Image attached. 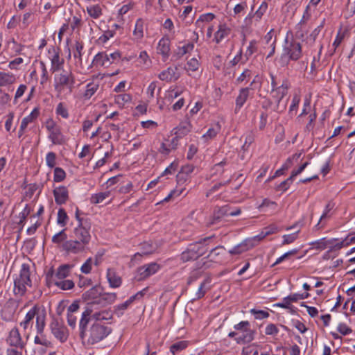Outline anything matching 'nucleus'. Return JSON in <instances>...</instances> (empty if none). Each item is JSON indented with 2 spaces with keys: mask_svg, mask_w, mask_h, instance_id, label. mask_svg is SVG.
I'll return each instance as SVG.
<instances>
[{
  "mask_svg": "<svg viewBox=\"0 0 355 355\" xmlns=\"http://www.w3.org/2000/svg\"><path fill=\"white\" fill-rule=\"evenodd\" d=\"M93 312L90 307H86L81 313L79 320V336L83 342L88 345H94L107 337L112 331L110 327L101 322H94L89 329L87 325L91 320V314Z\"/></svg>",
  "mask_w": 355,
  "mask_h": 355,
  "instance_id": "nucleus-1",
  "label": "nucleus"
},
{
  "mask_svg": "<svg viewBox=\"0 0 355 355\" xmlns=\"http://www.w3.org/2000/svg\"><path fill=\"white\" fill-rule=\"evenodd\" d=\"M214 237V236L205 237L189 244L186 250L180 254V259L183 262H187L197 260L199 257L205 255L207 251V243Z\"/></svg>",
  "mask_w": 355,
  "mask_h": 355,
  "instance_id": "nucleus-2",
  "label": "nucleus"
},
{
  "mask_svg": "<svg viewBox=\"0 0 355 355\" xmlns=\"http://www.w3.org/2000/svg\"><path fill=\"white\" fill-rule=\"evenodd\" d=\"M301 55L302 47L300 42L293 39L290 41L286 37L283 53L277 60L281 67H285L288 64L290 60H297Z\"/></svg>",
  "mask_w": 355,
  "mask_h": 355,
  "instance_id": "nucleus-3",
  "label": "nucleus"
},
{
  "mask_svg": "<svg viewBox=\"0 0 355 355\" xmlns=\"http://www.w3.org/2000/svg\"><path fill=\"white\" fill-rule=\"evenodd\" d=\"M30 266L23 263L19 275L14 280V293L19 296L24 295L26 292V286H31L32 282L30 278Z\"/></svg>",
  "mask_w": 355,
  "mask_h": 355,
  "instance_id": "nucleus-4",
  "label": "nucleus"
},
{
  "mask_svg": "<svg viewBox=\"0 0 355 355\" xmlns=\"http://www.w3.org/2000/svg\"><path fill=\"white\" fill-rule=\"evenodd\" d=\"M75 84V76L71 71L62 70L55 78V89L59 93H61L64 88H68L71 92Z\"/></svg>",
  "mask_w": 355,
  "mask_h": 355,
  "instance_id": "nucleus-5",
  "label": "nucleus"
},
{
  "mask_svg": "<svg viewBox=\"0 0 355 355\" xmlns=\"http://www.w3.org/2000/svg\"><path fill=\"white\" fill-rule=\"evenodd\" d=\"M91 227L90 220H82L80 224H78L73 230L74 238L85 246L89 244L91 240Z\"/></svg>",
  "mask_w": 355,
  "mask_h": 355,
  "instance_id": "nucleus-6",
  "label": "nucleus"
},
{
  "mask_svg": "<svg viewBox=\"0 0 355 355\" xmlns=\"http://www.w3.org/2000/svg\"><path fill=\"white\" fill-rule=\"evenodd\" d=\"M49 326L52 334L60 343H63L67 340L69 337L68 329L63 324L59 322L57 318L53 317Z\"/></svg>",
  "mask_w": 355,
  "mask_h": 355,
  "instance_id": "nucleus-7",
  "label": "nucleus"
},
{
  "mask_svg": "<svg viewBox=\"0 0 355 355\" xmlns=\"http://www.w3.org/2000/svg\"><path fill=\"white\" fill-rule=\"evenodd\" d=\"M160 269V266L156 262H152L144 265L137 268L136 278L138 281H142L156 273Z\"/></svg>",
  "mask_w": 355,
  "mask_h": 355,
  "instance_id": "nucleus-8",
  "label": "nucleus"
},
{
  "mask_svg": "<svg viewBox=\"0 0 355 355\" xmlns=\"http://www.w3.org/2000/svg\"><path fill=\"white\" fill-rule=\"evenodd\" d=\"M103 288L100 286H94L82 295L83 301L87 304H97L96 301L100 298Z\"/></svg>",
  "mask_w": 355,
  "mask_h": 355,
  "instance_id": "nucleus-9",
  "label": "nucleus"
},
{
  "mask_svg": "<svg viewBox=\"0 0 355 355\" xmlns=\"http://www.w3.org/2000/svg\"><path fill=\"white\" fill-rule=\"evenodd\" d=\"M288 83L287 80H284L279 87L275 89H272L270 94L272 98H274L277 103V110H279V104L281 101L287 94L288 89Z\"/></svg>",
  "mask_w": 355,
  "mask_h": 355,
  "instance_id": "nucleus-10",
  "label": "nucleus"
},
{
  "mask_svg": "<svg viewBox=\"0 0 355 355\" xmlns=\"http://www.w3.org/2000/svg\"><path fill=\"white\" fill-rule=\"evenodd\" d=\"M48 52L49 53H51V52L53 53V55L51 58V71L52 73L59 71L62 69L63 64L64 63V60L61 58L60 56V49H56L55 47L52 46L49 49Z\"/></svg>",
  "mask_w": 355,
  "mask_h": 355,
  "instance_id": "nucleus-11",
  "label": "nucleus"
},
{
  "mask_svg": "<svg viewBox=\"0 0 355 355\" xmlns=\"http://www.w3.org/2000/svg\"><path fill=\"white\" fill-rule=\"evenodd\" d=\"M62 248L67 253L78 254L85 250V245L75 239L65 241L62 243Z\"/></svg>",
  "mask_w": 355,
  "mask_h": 355,
  "instance_id": "nucleus-12",
  "label": "nucleus"
},
{
  "mask_svg": "<svg viewBox=\"0 0 355 355\" xmlns=\"http://www.w3.org/2000/svg\"><path fill=\"white\" fill-rule=\"evenodd\" d=\"M313 248H316L320 250L328 249V251L324 254V259H329L331 257V253L333 250V240L322 238L312 243Z\"/></svg>",
  "mask_w": 355,
  "mask_h": 355,
  "instance_id": "nucleus-13",
  "label": "nucleus"
},
{
  "mask_svg": "<svg viewBox=\"0 0 355 355\" xmlns=\"http://www.w3.org/2000/svg\"><path fill=\"white\" fill-rule=\"evenodd\" d=\"M6 341L8 344L12 347H20L21 349L24 347V343L22 342L21 335L17 328H13L10 331Z\"/></svg>",
  "mask_w": 355,
  "mask_h": 355,
  "instance_id": "nucleus-14",
  "label": "nucleus"
},
{
  "mask_svg": "<svg viewBox=\"0 0 355 355\" xmlns=\"http://www.w3.org/2000/svg\"><path fill=\"white\" fill-rule=\"evenodd\" d=\"M53 193L57 205L65 204L69 199V191L66 187L60 186L53 189Z\"/></svg>",
  "mask_w": 355,
  "mask_h": 355,
  "instance_id": "nucleus-15",
  "label": "nucleus"
},
{
  "mask_svg": "<svg viewBox=\"0 0 355 355\" xmlns=\"http://www.w3.org/2000/svg\"><path fill=\"white\" fill-rule=\"evenodd\" d=\"M229 211L230 208L228 206L215 208L213 216L207 225L211 226L219 223L224 216H229Z\"/></svg>",
  "mask_w": 355,
  "mask_h": 355,
  "instance_id": "nucleus-16",
  "label": "nucleus"
},
{
  "mask_svg": "<svg viewBox=\"0 0 355 355\" xmlns=\"http://www.w3.org/2000/svg\"><path fill=\"white\" fill-rule=\"evenodd\" d=\"M253 239H246L239 245L234 246L232 249L229 250V253L232 255L240 254L244 252H246L254 247V244L252 243Z\"/></svg>",
  "mask_w": 355,
  "mask_h": 355,
  "instance_id": "nucleus-17",
  "label": "nucleus"
},
{
  "mask_svg": "<svg viewBox=\"0 0 355 355\" xmlns=\"http://www.w3.org/2000/svg\"><path fill=\"white\" fill-rule=\"evenodd\" d=\"M170 43L169 39L165 37L161 39L158 43L157 49V53L163 56L164 61H165L169 55Z\"/></svg>",
  "mask_w": 355,
  "mask_h": 355,
  "instance_id": "nucleus-18",
  "label": "nucleus"
},
{
  "mask_svg": "<svg viewBox=\"0 0 355 355\" xmlns=\"http://www.w3.org/2000/svg\"><path fill=\"white\" fill-rule=\"evenodd\" d=\"M350 31L347 26H341L337 33L336 37L334 40V49L343 44L349 37Z\"/></svg>",
  "mask_w": 355,
  "mask_h": 355,
  "instance_id": "nucleus-19",
  "label": "nucleus"
},
{
  "mask_svg": "<svg viewBox=\"0 0 355 355\" xmlns=\"http://www.w3.org/2000/svg\"><path fill=\"white\" fill-rule=\"evenodd\" d=\"M177 69L178 67H175L174 69L172 67H168L166 70L162 71L159 74V78L166 82H171L173 79L176 80L180 77V75L176 74L175 71Z\"/></svg>",
  "mask_w": 355,
  "mask_h": 355,
  "instance_id": "nucleus-20",
  "label": "nucleus"
},
{
  "mask_svg": "<svg viewBox=\"0 0 355 355\" xmlns=\"http://www.w3.org/2000/svg\"><path fill=\"white\" fill-rule=\"evenodd\" d=\"M249 88H242L239 91V96L236 98V107L235 112L237 113L241 107L246 102L248 96H249Z\"/></svg>",
  "mask_w": 355,
  "mask_h": 355,
  "instance_id": "nucleus-21",
  "label": "nucleus"
},
{
  "mask_svg": "<svg viewBox=\"0 0 355 355\" xmlns=\"http://www.w3.org/2000/svg\"><path fill=\"white\" fill-rule=\"evenodd\" d=\"M112 318L113 314L110 310H103L91 314V319L94 320L96 322L101 323L102 321L112 320Z\"/></svg>",
  "mask_w": 355,
  "mask_h": 355,
  "instance_id": "nucleus-22",
  "label": "nucleus"
},
{
  "mask_svg": "<svg viewBox=\"0 0 355 355\" xmlns=\"http://www.w3.org/2000/svg\"><path fill=\"white\" fill-rule=\"evenodd\" d=\"M141 247L142 249V252H137L134 254L132 261L134 259H137L138 257H141L143 255H148L153 254L156 248L153 246L152 243L150 242H144L141 244Z\"/></svg>",
  "mask_w": 355,
  "mask_h": 355,
  "instance_id": "nucleus-23",
  "label": "nucleus"
},
{
  "mask_svg": "<svg viewBox=\"0 0 355 355\" xmlns=\"http://www.w3.org/2000/svg\"><path fill=\"white\" fill-rule=\"evenodd\" d=\"M107 278L112 288H118L122 283L121 278L118 276L115 271L112 269H108L107 271Z\"/></svg>",
  "mask_w": 355,
  "mask_h": 355,
  "instance_id": "nucleus-24",
  "label": "nucleus"
},
{
  "mask_svg": "<svg viewBox=\"0 0 355 355\" xmlns=\"http://www.w3.org/2000/svg\"><path fill=\"white\" fill-rule=\"evenodd\" d=\"M116 299V294L115 293H105L101 292L100 298L96 301L97 304L101 306H106L107 304H112Z\"/></svg>",
  "mask_w": 355,
  "mask_h": 355,
  "instance_id": "nucleus-25",
  "label": "nucleus"
},
{
  "mask_svg": "<svg viewBox=\"0 0 355 355\" xmlns=\"http://www.w3.org/2000/svg\"><path fill=\"white\" fill-rule=\"evenodd\" d=\"M112 62L110 61V57L107 54H106L104 52H100L97 53L94 60L92 63L94 65H100V66H108L110 65Z\"/></svg>",
  "mask_w": 355,
  "mask_h": 355,
  "instance_id": "nucleus-26",
  "label": "nucleus"
},
{
  "mask_svg": "<svg viewBox=\"0 0 355 355\" xmlns=\"http://www.w3.org/2000/svg\"><path fill=\"white\" fill-rule=\"evenodd\" d=\"M36 328L38 334H42L45 327L46 311L44 309L40 311L39 308L38 313L36 315Z\"/></svg>",
  "mask_w": 355,
  "mask_h": 355,
  "instance_id": "nucleus-27",
  "label": "nucleus"
},
{
  "mask_svg": "<svg viewBox=\"0 0 355 355\" xmlns=\"http://www.w3.org/2000/svg\"><path fill=\"white\" fill-rule=\"evenodd\" d=\"M255 331L254 330H246L241 336L235 337L238 344H248L254 340Z\"/></svg>",
  "mask_w": 355,
  "mask_h": 355,
  "instance_id": "nucleus-28",
  "label": "nucleus"
},
{
  "mask_svg": "<svg viewBox=\"0 0 355 355\" xmlns=\"http://www.w3.org/2000/svg\"><path fill=\"white\" fill-rule=\"evenodd\" d=\"M39 307L34 306L26 315L25 320L20 323V325L23 327L24 329H26L30 322L34 319L36 315L38 313Z\"/></svg>",
  "mask_w": 355,
  "mask_h": 355,
  "instance_id": "nucleus-29",
  "label": "nucleus"
},
{
  "mask_svg": "<svg viewBox=\"0 0 355 355\" xmlns=\"http://www.w3.org/2000/svg\"><path fill=\"white\" fill-rule=\"evenodd\" d=\"M231 29L225 24H220L218 30L215 33L214 40L218 44L223 39L230 33Z\"/></svg>",
  "mask_w": 355,
  "mask_h": 355,
  "instance_id": "nucleus-30",
  "label": "nucleus"
},
{
  "mask_svg": "<svg viewBox=\"0 0 355 355\" xmlns=\"http://www.w3.org/2000/svg\"><path fill=\"white\" fill-rule=\"evenodd\" d=\"M15 81L13 74L5 72H0V87L12 85Z\"/></svg>",
  "mask_w": 355,
  "mask_h": 355,
  "instance_id": "nucleus-31",
  "label": "nucleus"
},
{
  "mask_svg": "<svg viewBox=\"0 0 355 355\" xmlns=\"http://www.w3.org/2000/svg\"><path fill=\"white\" fill-rule=\"evenodd\" d=\"M71 268L72 266L68 264L60 266L55 274V277L58 278V280L64 279L69 275V270Z\"/></svg>",
  "mask_w": 355,
  "mask_h": 355,
  "instance_id": "nucleus-32",
  "label": "nucleus"
},
{
  "mask_svg": "<svg viewBox=\"0 0 355 355\" xmlns=\"http://www.w3.org/2000/svg\"><path fill=\"white\" fill-rule=\"evenodd\" d=\"M87 12L94 19H98L102 15V9L98 4L87 6Z\"/></svg>",
  "mask_w": 355,
  "mask_h": 355,
  "instance_id": "nucleus-33",
  "label": "nucleus"
},
{
  "mask_svg": "<svg viewBox=\"0 0 355 355\" xmlns=\"http://www.w3.org/2000/svg\"><path fill=\"white\" fill-rule=\"evenodd\" d=\"M52 282L55 286L62 290H69L74 286V283L72 280H55V279H53Z\"/></svg>",
  "mask_w": 355,
  "mask_h": 355,
  "instance_id": "nucleus-34",
  "label": "nucleus"
},
{
  "mask_svg": "<svg viewBox=\"0 0 355 355\" xmlns=\"http://www.w3.org/2000/svg\"><path fill=\"white\" fill-rule=\"evenodd\" d=\"M110 195V191L100 192L93 194L90 198V202L92 204H98L102 202L106 198L109 197Z\"/></svg>",
  "mask_w": 355,
  "mask_h": 355,
  "instance_id": "nucleus-35",
  "label": "nucleus"
},
{
  "mask_svg": "<svg viewBox=\"0 0 355 355\" xmlns=\"http://www.w3.org/2000/svg\"><path fill=\"white\" fill-rule=\"evenodd\" d=\"M39 115V111L37 109H34L31 113L24 117L23 119H22V121L21 123V128H27V125L28 123H31L33 121L34 119H35Z\"/></svg>",
  "mask_w": 355,
  "mask_h": 355,
  "instance_id": "nucleus-36",
  "label": "nucleus"
},
{
  "mask_svg": "<svg viewBox=\"0 0 355 355\" xmlns=\"http://www.w3.org/2000/svg\"><path fill=\"white\" fill-rule=\"evenodd\" d=\"M188 347V341L182 340L173 343L170 347L171 352L175 355L177 352L182 351Z\"/></svg>",
  "mask_w": 355,
  "mask_h": 355,
  "instance_id": "nucleus-37",
  "label": "nucleus"
},
{
  "mask_svg": "<svg viewBox=\"0 0 355 355\" xmlns=\"http://www.w3.org/2000/svg\"><path fill=\"white\" fill-rule=\"evenodd\" d=\"M98 84L91 83L87 84V89L84 94V97L86 98H90L98 89Z\"/></svg>",
  "mask_w": 355,
  "mask_h": 355,
  "instance_id": "nucleus-38",
  "label": "nucleus"
},
{
  "mask_svg": "<svg viewBox=\"0 0 355 355\" xmlns=\"http://www.w3.org/2000/svg\"><path fill=\"white\" fill-rule=\"evenodd\" d=\"M209 279L207 278V279H205L200 284V286L198 288V291L196 292V295H195V297L192 299V301H194V300H199L202 297H204L205 293H206V291L205 289V287L206 286L207 284H209Z\"/></svg>",
  "mask_w": 355,
  "mask_h": 355,
  "instance_id": "nucleus-39",
  "label": "nucleus"
},
{
  "mask_svg": "<svg viewBox=\"0 0 355 355\" xmlns=\"http://www.w3.org/2000/svg\"><path fill=\"white\" fill-rule=\"evenodd\" d=\"M215 18V15L213 13H206L200 16L199 19L196 21V25L198 27H202V23L209 22Z\"/></svg>",
  "mask_w": 355,
  "mask_h": 355,
  "instance_id": "nucleus-40",
  "label": "nucleus"
},
{
  "mask_svg": "<svg viewBox=\"0 0 355 355\" xmlns=\"http://www.w3.org/2000/svg\"><path fill=\"white\" fill-rule=\"evenodd\" d=\"M49 138L51 141L55 144H60L62 143L61 132L59 128L52 130L49 134Z\"/></svg>",
  "mask_w": 355,
  "mask_h": 355,
  "instance_id": "nucleus-41",
  "label": "nucleus"
},
{
  "mask_svg": "<svg viewBox=\"0 0 355 355\" xmlns=\"http://www.w3.org/2000/svg\"><path fill=\"white\" fill-rule=\"evenodd\" d=\"M68 219L67 212L63 208H60L58 212L57 223L61 226L64 227L66 225Z\"/></svg>",
  "mask_w": 355,
  "mask_h": 355,
  "instance_id": "nucleus-42",
  "label": "nucleus"
},
{
  "mask_svg": "<svg viewBox=\"0 0 355 355\" xmlns=\"http://www.w3.org/2000/svg\"><path fill=\"white\" fill-rule=\"evenodd\" d=\"M225 250V248L222 245H218L210 250L209 253L205 257V259H210L211 261L221 254L222 251Z\"/></svg>",
  "mask_w": 355,
  "mask_h": 355,
  "instance_id": "nucleus-43",
  "label": "nucleus"
},
{
  "mask_svg": "<svg viewBox=\"0 0 355 355\" xmlns=\"http://www.w3.org/2000/svg\"><path fill=\"white\" fill-rule=\"evenodd\" d=\"M65 178H66V173L62 168H61L60 167H56L54 169V178H53L54 182H62L65 179Z\"/></svg>",
  "mask_w": 355,
  "mask_h": 355,
  "instance_id": "nucleus-44",
  "label": "nucleus"
},
{
  "mask_svg": "<svg viewBox=\"0 0 355 355\" xmlns=\"http://www.w3.org/2000/svg\"><path fill=\"white\" fill-rule=\"evenodd\" d=\"M81 316L80 313H67V323L69 327L74 329L76 327L77 320Z\"/></svg>",
  "mask_w": 355,
  "mask_h": 355,
  "instance_id": "nucleus-45",
  "label": "nucleus"
},
{
  "mask_svg": "<svg viewBox=\"0 0 355 355\" xmlns=\"http://www.w3.org/2000/svg\"><path fill=\"white\" fill-rule=\"evenodd\" d=\"M144 21L141 19H139L135 24V28L134 30V35L142 37L144 35Z\"/></svg>",
  "mask_w": 355,
  "mask_h": 355,
  "instance_id": "nucleus-46",
  "label": "nucleus"
},
{
  "mask_svg": "<svg viewBox=\"0 0 355 355\" xmlns=\"http://www.w3.org/2000/svg\"><path fill=\"white\" fill-rule=\"evenodd\" d=\"M309 296V294L308 293H304L302 294L294 293L286 297L285 300H288L291 301V302H295L299 300L306 299Z\"/></svg>",
  "mask_w": 355,
  "mask_h": 355,
  "instance_id": "nucleus-47",
  "label": "nucleus"
},
{
  "mask_svg": "<svg viewBox=\"0 0 355 355\" xmlns=\"http://www.w3.org/2000/svg\"><path fill=\"white\" fill-rule=\"evenodd\" d=\"M67 238V236L65 233V229H64L53 236L52 242L58 244L62 241H65Z\"/></svg>",
  "mask_w": 355,
  "mask_h": 355,
  "instance_id": "nucleus-48",
  "label": "nucleus"
},
{
  "mask_svg": "<svg viewBox=\"0 0 355 355\" xmlns=\"http://www.w3.org/2000/svg\"><path fill=\"white\" fill-rule=\"evenodd\" d=\"M194 48L193 43H188L187 45L183 46L182 47L179 49V51L177 53V57L180 58L183 56L187 53L192 51Z\"/></svg>",
  "mask_w": 355,
  "mask_h": 355,
  "instance_id": "nucleus-49",
  "label": "nucleus"
},
{
  "mask_svg": "<svg viewBox=\"0 0 355 355\" xmlns=\"http://www.w3.org/2000/svg\"><path fill=\"white\" fill-rule=\"evenodd\" d=\"M189 123H181L178 128V131L175 132L176 135H179L180 137H182L183 135H187L190 129L189 128Z\"/></svg>",
  "mask_w": 355,
  "mask_h": 355,
  "instance_id": "nucleus-50",
  "label": "nucleus"
},
{
  "mask_svg": "<svg viewBox=\"0 0 355 355\" xmlns=\"http://www.w3.org/2000/svg\"><path fill=\"white\" fill-rule=\"evenodd\" d=\"M130 304L127 301L114 306V313L118 315L121 316L123 314V311L127 309Z\"/></svg>",
  "mask_w": 355,
  "mask_h": 355,
  "instance_id": "nucleus-51",
  "label": "nucleus"
},
{
  "mask_svg": "<svg viewBox=\"0 0 355 355\" xmlns=\"http://www.w3.org/2000/svg\"><path fill=\"white\" fill-rule=\"evenodd\" d=\"M56 155L53 152H49L46 157V164L50 168H53L55 165Z\"/></svg>",
  "mask_w": 355,
  "mask_h": 355,
  "instance_id": "nucleus-52",
  "label": "nucleus"
},
{
  "mask_svg": "<svg viewBox=\"0 0 355 355\" xmlns=\"http://www.w3.org/2000/svg\"><path fill=\"white\" fill-rule=\"evenodd\" d=\"M250 312L255 315L256 319L261 320L267 318L269 316L268 312L263 310H256L255 309H253Z\"/></svg>",
  "mask_w": 355,
  "mask_h": 355,
  "instance_id": "nucleus-53",
  "label": "nucleus"
},
{
  "mask_svg": "<svg viewBox=\"0 0 355 355\" xmlns=\"http://www.w3.org/2000/svg\"><path fill=\"white\" fill-rule=\"evenodd\" d=\"M188 68L187 69L188 71H196L198 69L200 63L196 58H192L187 62Z\"/></svg>",
  "mask_w": 355,
  "mask_h": 355,
  "instance_id": "nucleus-54",
  "label": "nucleus"
},
{
  "mask_svg": "<svg viewBox=\"0 0 355 355\" xmlns=\"http://www.w3.org/2000/svg\"><path fill=\"white\" fill-rule=\"evenodd\" d=\"M300 232V230H297L295 233L288 235L283 236V245L290 244L293 243L297 239V234Z\"/></svg>",
  "mask_w": 355,
  "mask_h": 355,
  "instance_id": "nucleus-55",
  "label": "nucleus"
},
{
  "mask_svg": "<svg viewBox=\"0 0 355 355\" xmlns=\"http://www.w3.org/2000/svg\"><path fill=\"white\" fill-rule=\"evenodd\" d=\"M255 44H256L255 41H251L250 42V45L248 47L247 51L245 53V56L246 58L245 60H248L249 59V58L256 51L257 48H256Z\"/></svg>",
  "mask_w": 355,
  "mask_h": 355,
  "instance_id": "nucleus-56",
  "label": "nucleus"
},
{
  "mask_svg": "<svg viewBox=\"0 0 355 355\" xmlns=\"http://www.w3.org/2000/svg\"><path fill=\"white\" fill-rule=\"evenodd\" d=\"M293 178L291 175L288 179L281 182L278 187L277 190L286 191L289 187L290 184L293 182Z\"/></svg>",
  "mask_w": 355,
  "mask_h": 355,
  "instance_id": "nucleus-57",
  "label": "nucleus"
},
{
  "mask_svg": "<svg viewBox=\"0 0 355 355\" xmlns=\"http://www.w3.org/2000/svg\"><path fill=\"white\" fill-rule=\"evenodd\" d=\"M337 330L341 334L345 336L349 334L352 330L345 324L340 323L337 327Z\"/></svg>",
  "mask_w": 355,
  "mask_h": 355,
  "instance_id": "nucleus-58",
  "label": "nucleus"
},
{
  "mask_svg": "<svg viewBox=\"0 0 355 355\" xmlns=\"http://www.w3.org/2000/svg\"><path fill=\"white\" fill-rule=\"evenodd\" d=\"M92 258L87 259V260L83 263L80 270L82 272L85 274H88L92 270Z\"/></svg>",
  "mask_w": 355,
  "mask_h": 355,
  "instance_id": "nucleus-59",
  "label": "nucleus"
},
{
  "mask_svg": "<svg viewBox=\"0 0 355 355\" xmlns=\"http://www.w3.org/2000/svg\"><path fill=\"white\" fill-rule=\"evenodd\" d=\"M273 207L274 209L277 207L275 202L271 201L269 199H264L262 203L259 205L258 208L259 210H263L265 207Z\"/></svg>",
  "mask_w": 355,
  "mask_h": 355,
  "instance_id": "nucleus-60",
  "label": "nucleus"
},
{
  "mask_svg": "<svg viewBox=\"0 0 355 355\" xmlns=\"http://www.w3.org/2000/svg\"><path fill=\"white\" fill-rule=\"evenodd\" d=\"M279 332L278 328L274 324H269L266 328V334L277 335Z\"/></svg>",
  "mask_w": 355,
  "mask_h": 355,
  "instance_id": "nucleus-61",
  "label": "nucleus"
},
{
  "mask_svg": "<svg viewBox=\"0 0 355 355\" xmlns=\"http://www.w3.org/2000/svg\"><path fill=\"white\" fill-rule=\"evenodd\" d=\"M250 322L248 321H241L237 324L234 325V329L236 330H241L245 332L246 330H250L248 327Z\"/></svg>",
  "mask_w": 355,
  "mask_h": 355,
  "instance_id": "nucleus-62",
  "label": "nucleus"
},
{
  "mask_svg": "<svg viewBox=\"0 0 355 355\" xmlns=\"http://www.w3.org/2000/svg\"><path fill=\"white\" fill-rule=\"evenodd\" d=\"M114 36V32L112 31H107L104 33L103 35H101L98 38V42L100 43L104 44L105 43L110 37Z\"/></svg>",
  "mask_w": 355,
  "mask_h": 355,
  "instance_id": "nucleus-63",
  "label": "nucleus"
},
{
  "mask_svg": "<svg viewBox=\"0 0 355 355\" xmlns=\"http://www.w3.org/2000/svg\"><path fill=\"white\" fill-rule=\"evenodd\" d=\"M56 112L58 114L61 115L63 118H67L69 116L67 110L62 105V104L60 103L58 104Z\"/></svg>",
  "mask_w": 355,
  "mask_h": 355,
  "instance_id": "nucleus-64",
  "label": "nucleus"
}]
</instances>
